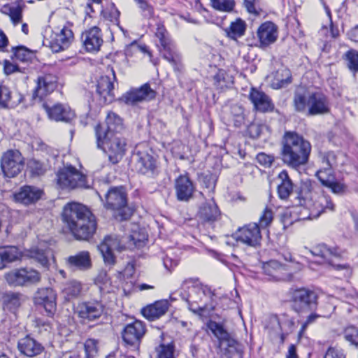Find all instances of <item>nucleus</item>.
<instances>
[{"label": "nucleus", "instance_id": "obj_2", "mask_svg": "<svg viewBox=\"0 0 358 358\" xmlns=\"http://www.w3.org/2000/svg\"><path fill=\"white\" fill-rule=\"evenodd\" d=\"M312 145L303 135L295 131H285L281 140L280 155L283 163L297 170L310 158Z\"/></svg>", "mask_w": 358, "mask_h": 358}, {"label": "nucleus", "instance_id": "obj_16", "mask_svg": "<svg viewBox=\"0 0 358 358\" xmlns=\"http://www.w3.org/2000/svg\"><path fill=\"white\" fill-rule=\"evenodd\" d=\"M311 254L320 259V264H328L336 269L340 270L345 268V265L334 264V259L341 257V250L337 247H329L324 243L317 244L310 250Z\"/></svg>", "mask_w": 358, "mask_h": 358}, {"label": "nucleus", "instance_id": "obj_25", "mask_svg": "<svg viewBox=\"0 0 358 358\" xmlns=\"http://www.w3.org/2000/svg\"><path fill=\"white\" fill-rule=\"evenodd\" d=\"M334 204L329 196L322 194L317 196L315 201L313 202L309 208V213L307 216L301 217L303 220L314 219L318 217L322 213L334 210Z\"/></svg>", "mask_w": 358, "mask_h": 358}, {"label": "nucleus", "instance_id": "obj_62", "mask_svg": "<svg viewBox=\"0 0 358 358\" xmlns=\"http://www.w3.org/2000/svg\"><path fill=\"white\" fill-rule=\"evenodd\" d=\"M31 257L36 260L43 266H47L48 259L44 252L39 250H35L31 252Z\"/></svg>", "mask_w": 358, "mask_h": 358}, {"label": "nucleus", "instance_id": "obj_60", "mask_svg": "<svg viewBox=\"0 0 358 358\" xmlns=\"http://www.w3.org/2000/svg\"><path fill=\"white\" fill-rule=\"evenodd\" d=\"M273 210L271 208H268V206H266L262 215L260 216L259 217V227L260 228H266V227H268L271 223V222L273 221Z\"/></svg>", "mask_w": 358, "mask_h": 358}, {"label": "nucleus", "instance_id": "obj_32", "mask_svg": "<svg viewBox=\"0 0 358 358\" xmlns=\"http://www.w3.org/2000/svg\"><path fill=\"white\" fill-rule=\"evenodd\" d=\"M43 194V190L39 187L25 185L15 194L14 197L16 201L24 205H29L37 202Z\"/></svg>", "mask_w": 358, "mask_h": 358}, {"label": "nucleus", "instance_id": "obj_64", "mask_svg": "<svg viewBox=\"0 0 358 358\" xmlns=\"http://www.w3.org/2000/svg\"><path fill=\"white\" fill-rule=\"evenodd\" d=\"M324 358H345V356L341 350L330 347L326 352Z\"/></svg>", "mask_w": 358, "mask_h": 358}, {"label": "nucleus", "instance_id": "obj_10", "mask_svg": "<svg viewBox=\"0 0 358 358\" xmlns=\"http://www.w3.org/2000/svg\"><path fill=\"white\" fill-rule=\"evenodd\" d=\"M123 129L124 124L122 119L117 114L113 112H109L106 119V124H99L94 128L96 146H101L103 138L120 136Z\"/></svg>", "mask_w": 358, "mask_h": 358}, {"label": "nucleus", "instance_id": "obj_6", "mask_svg": "<svg viewBox=\"0 0 358 358\" xmlns=\"http://www.w3.org/2000/svg\"><path fill=\"white\" fill-rule=\"evenodd\" d=\"M57 184L62 189L89 188L87 177L72 166H64L57 173Z\"/></svg>", "mask_w": 358, "mask_h": 358}, {"label": "nucleus", "instance_id": "obj_13", "mask_svg": "<svg viewBox=\"0 0 358 358\" xmlns=\"http://www.w3.org/2000/svg\"><path fill=\"white\" fill-rule=\"evenodd\" d=\"M24 166V158L17 150H8L1 159V168L7 178H14L18 175Z\"/></svg>", "mask_w": 358, "mask_h": 358}, {"label": "nucleus", "instance_id": "obj_52", "mask_svg": "<svg viewBox=\"0 0 358 358\" xmlns=\"http://www.w3.org/2000/svg\"><path fill=\"white\" fill-rule=\"evenodd\" d=\"M294 110L299 113H304L308 108V97L303 93L295 92L293 97Z\"/></svg>", "mask_w": 358, "mask_h": 358}, {"label": "nucleus", "instance_id": "obj_40", "mask_svg": "<svg viewBox=\"0 0 358 358\" xmlns=\"http://www.w3.org/2000/svg\"><path fill=\"white\" fill-rule=\"evenodd\" d=\"M136 168L142 174L154 176L157 169L155 159L148 153H138Z\"/></svg>", "mask_w": 358, "mask_h": 358}, {"label": "nucleus", "instance_id": "obj_56", "mask_svg": "<svg viewBox=\"0 0 358 358\" xmlns=\"http://www.w3.org/2000/svg\"><path fill=\"white\" fill-rule=\"evenodd\" d=\"M98 342L95 339L88 338L84 343L85 357L83 358H94L98 354Z\"/></svg>", "mask_w": 358, "mask_h": 358}, {"label": "nucleus", "instance_id": "obj_24", "mask_svg": "<svg viewBox=\"0 0 358 358\" xmlns=\"http://www.w3.org/2000/svg\"><path fill=\"white\" fill-rule=\"evenodd\" d=\"M308 115H317L328 113L330 110L327 97L321 92H313L308 97Z\"/></svg>", "mask_w": 358, "mask_h": 358}, {"label": "nucleus", "instance_id": "obj_1", "mask_svg": "<svg viewBox=\"0 0 358 358\" xmlns=\"http://www.w3.org/2000/svg\"><path fill=\"white\" fill-rule=\"evenodd\" d=\"M62 217L63 222L77 240H89L96 230L95 216L82 203H66L63 208Z\"/></svg>", "mask_w": 358, "mask_h": 358}, {"label": "nucleus", "instance_id": "obj_5", "mask_svg": "<svg viewBox=\"0 0 358 358\" xmlns=\"http://www.w3.org/2000/svg\"><path fill=\"white\" fill-rule=\"evenodd\" d=\"M215 294L210 287L196 285L192 287L188 296H182L183 300L188 303V308L195 314L202 315L204 309L208 308V304L210 308H214Z\"/></svg>", "mask_w": 358, "mask_h": 358}, {"label": "nucleus", "instance_id": "obj_28", "mask_svg": "<svg viewBox=\"0 0 358 358\" xmlns=\"http://www.w3.org/2000/svg\"><path fill=\"white\" fill-rule=\"evenodd\" d=\"M66 266L73 271H85L92 268L91 256L88 251L78 252L66 259Z\"/></svg>", "mask_w": 358, "mask_h": 358}, {"label": "nucleus", "instance_id": "obj_58", "mask_svg": "<svg viewBox=\"0 0 358 358\" xmlns=\"http://www.w3.org/2000/svg\"><path fill=\"white\" fill-rule=\"evenodd\" d=\"M11 102V92L8 87L0 83V107L7 108Z\"/></svg>", "mask_w": 358, "mask_h": 358}, {"label": "nucleus", "instance_id": "obj_43", "mask_svg": "<svg viewBox=\"0 0 358 358\" xmlns=\"http://www.w3.org/2000/svg\"><path fill=\"white\" fill-rule=\"evenodd\" d=\"M20 252L17 247L6 246L0 248V269L3 268L7 263L18 259Z\"/></svg>", "mask_w": 358, "mask_h": 358}, {"label": "nucleus", "instance_id": "obj_20", "mask_svg": "<svg viewBox=\"0 0 358 358\" xmlns=\"http://www.w3.org/2000/svg\"><path fill=\"white\" fill-rule=\"evenodd\" d=\"M320 189V187L315 181L310 180H303L299 189L296 191V199H298V204L301 206L300 213L308 210V206L312 204L313 199V194L316 192V190Z\"/></svg>", "mask_w": 358, "mask_h": 358}, {"label": "nucleus", "instance_id": "obj_50", "mask_svg": "<svg viewBox=\"0 0 358 358\" xmlns=\"http://www.w3.org/2000/svg\"><path fill=\"white\" fill-rule=\"evenodd\" d=\"M156 358H176L173 343H162L155 348Z\"/></svg>", "mask_w": 358, "mask_h": 358}, {"label": "nucleus", "instance_id": "obj_21", "mask_svg": "<svg viewBox=\"0 0 358 358\" xmlns=\"http://www.w3.org/2000/svg\"><path fill=\"white\" fill-rule=\"evenodd\" d=\"M80 39L83 47L89 52H98L103 43L101 30L96 26L83 31Z\"/></svg>", "mask_w": 358, "mask_h": 358}, {"label": "nucleus", "instance_id": "obj_8", "mask_svg": "<svg viewBox=\"0 0 358 358\" xmlns=\"http://www.w3.org/2000/svg\"><path fill=\"white\" fill-rule=\"evenodd\" d=\"M6 282L13 287H27L39 283L41 274L32 268L13 269L5 275Z\"/></svg>", "mask_w": 358, "mask_h": 358}, {"label": "nucleus", "instance_id": "obj_36", "mask_svg": "<svg viewBox=\"0 0 358 358\" xmlns=\"http://www.w3.org/2000/svg\"><path fill=\"white\" fill-rule=\"evenodd\" d=\"M320 158L322 163L321 168L316 172V176H327L334 174V169L337 166V155L333 151H327L320 153Z\"/></svg>", "mask_w": 358, "mask_h": 358}, {"label": "nucleus", "instance_id": "obj_51", "mask_svg": "<svg viewBox=\"0 0 358 358\" xmlns=\"http://www.w3.org/2000/svg\"><path fill=\"white\" fill-rule=\"evenodd\" d=\"M213 79L215 85L221 89L228 87L234 83L233 78L223 69H219L217 73L214 76Z\"/></svg>", "mask_w": 358, "mask_h": 358}, {"label": "nucleus", "instance_id": "obj_17", "mask_svg": "<svg viewBox=\"0 0 358 358\" xmlns=\"http://www.w3.org/2000/svg\"><path fill=\"white\" fill-rule=\"evenodd\" d=\"M208 328L220 341V347L229 354H234L238 351V343L224 329L223 326L216 322L210 321Z\"/></svg>", "mask_w": 358, "mask_h": 358}, {"label": "nucleus", "instance_id": "obj_31", "mask_svg": "<svg viewBox=\"0 0 358 358\" xmlns=\"http://www.w3.org/2000/svg\"><path fill=\"white\" fill-rule=\"evenodd\" d=\"M249 97L256 110L268 113L274 110L275 106L271 99L264 92L252 88Z\"/></svg>", "mask_w": 358, "mask_h": 358}, {"label": "nucleus", "instance_id": "obj_61", "mask_svg": "<svg viewBox=\"0 0 358 358\" xmlns=\"http://www.w3.org/2000/svg\"><path fill=\"white\" fill-rule=\"evenodd\" d=\"M256 159L259 164L264 167H270L274 162V157L264 152H260L257 154Z\"/></svg>", "mask_w": 358, "mask_h": 358}, {"label": "nucleus", "instance_id": "obj_54", "mask_svg": "<svg viewBox=\"0 0 358 358\" xmlns=\"http://www.w3.org/2000/svg\"><path fill=\"white\" fill-rule=\"evenodd\" d=\"M343 336L350 345L358 348V328L355 326L347 327L343 331Z\"/></svg>", "mask_w": 358, "mask_h": 358}, {"label": "nucleus", "instance_id": "obj_34", "mask_svg": "<svg viewBox=\"0 0 358 358\" xmlns=\"http://www.w3.org/2000/svg\"><path fill=\"white\" fill-rule=\"evenodd\" d=\"M257 36L261 48H266L273 43L278 38V29L274 23L267 21L260 25Z\"/></svg>", "mask_w": 358, "mask_h": 358}, {"label": "nucleus", "instance_id": "obj_38", "mask_svg": "<svg viewBox=\"0 0 358 358\" xmlns=\"http://www.w3.org/2000/svg\"><path fill=\"white\" fill-rule=\"evenodd\" d=\"M169 307V303L167 300H160L143 308L142 313L148 320L153 321L164 315Z\"/></svg>", "mask_w": 358, "mask_h": 358}, {"label": "nucleus", "instance_id": "obj_19", "mask_svg": "<svg viewBox=\"0 0 358 358\" xmlns=\"http://www.w3.org/2000/svg\"><path fill=\"white\" fill-rule=\"evenodd\" d=\"M99 250L101 253L105 264L114 265L115 263V257L113 254L114 250L121 251L125 248L122 243V240L116 235H109L104 238L103 241L98 246Z\"/></svg>", "mask_w": 358, "mask_h": 358}, {"label": "nucleus", "instance_id": "obj_57", "mask_svg": "<svg viewBox=\"0 0 358 358\" xmlns=\"http://www.w3.org/2000/svg\"><path fill=\"white\" fill-rule=\"evenodd\" d=\"M134 1L138 5L144 17L150 19L154 16V8L146 0H134Z\"/></svg>", "mask_w": 358, "mask_h": 358}, {"label": "nucleus", "instance_id": "obj_18", "mask_svg": "<svg viewBox=\"0 0 358 358\" xmlns=\"http://www.w3.org/2000/svg\"><path fill=\"white\" fill-rule=\"evenodd\" d=\"M234 238L248 246L256 247L260 245L262 234L260 227L257 223H250L239 228L234 234Z\"/></svg>", "mask_w": 358, "mask_h": 358}, {"label": "nucleus", "instance_id": "obj_26", "mask_svg": "<svg viewBox=\"0 0 358 358\" xmlns=\"http://www.w3.org/2000/svg\"><path fill=\"white\" fill-rule=\"evenodd\" d=\"M105 198V206L108 209L121 210L127 204V194L122 187L110 188Z\"/></svg>", "mask_w": 358, "mask_h": 358}, {"label": "nucleus", "instance_id": "obj_49", "mask_svg": "<svg viewBox=\"0 0 358 358\" xmlns=\"http://www.w3.org/2000/svg\"><path fill=\"white\" fill-rule=\"evenodd\" d=\"M12 59L22 62L30 61L34 57L33 52L23 45L12 47Z\"/></svg>", "mask_w": 358, "mask_h": 358}, {"label": "nucleus", "instance_id": "obj_59", "mask_svg": "<svg viewBox=\"0 0 358 358\" xmlns=\"http://www.w3.org/2000/svg\"><path fill=\"white\" fill-rule=\"evenodd\" d=\"M28 166L31 173L35 176L43 175L46 171L45 164L34 159L29 162Z\"/></svg>", "mask_w": 358, "mask_h": 358}, {"label": "nucleus", "instance_id": "obj_39", "mask_svg": "<svg viewBox=\"0 0 358 358\" xmlns=\"http://www.w3.org/2000/svg\"><path fill=\"white\" fill-rule=\"evenodd\" d=\"M123 278V274L122 273H118L117 275V279L118 281L115 280L113 282L110 278H109L108 282L106 283V285H103V287L101 289L100 292L103 294L112 293L117 292L121 288L125 294H127V292H129L131 289L133 287V282L131 281L126 282Z\"/></svg>", "mask_w": 358, "mask_h": 358}, {"label": "nucleus", "instance_id": "obj_47", "mask_svg": "<svg viewBox=\"0 0 358 358\" xmlns=\"http://www.w3.org/2000/svg\"><path fill=\"white\" fill-rule=\"evenodd\" d=\"M292 82V74L289 69H278L274 76L272 85L275 89L284 87Z\"/></svg>", "mask_w": 358, "mask_h": 358}, {"label": "nucleus", "instance_id": "obj_15", "mask_svg": "<svg viewBox=\"0 0 358 358\" xmlns=\"http://www.w3.org/2000/svg\"><path fill=\"white\" fill-rule=\"evenodd\" d=\"M156 95V91L150 87V84L145 83L140 87L132 88L124 93L120 100L127 105L136 106L139 103L155 99Z\"/></svg>", "mask_w": 358, "mask_h": 358}, {"label": "nucleus", "instance_id": "obj_22", "mask_svg": "<svg viewBox=\"0 0 358 358\" xmlns=\"http://www.w3.org/2000/svg\"><path fill=\"white\" fill-rule=\"evenodd\" d=\"M145 333V326L143 322L136 320L128 324L122 332L124 342L130 346H138Z\"/></svg>", "mask_w": 358, "mask_h": 358}, {"label": "nucleus", "instance_id": "obj_30", "mask_svg": "<svg viewBox=\"0 0 358 358\" xmlns=\"http://www.w3.org/2000/svg\"><path fill=\"white\" fill-rule=\"evenodd\" d=\"M57 78L52 74L40 76L37 78L34 95L42 99L52 93L57 87Z\"/></svg>", "mask_w": 358, "mask_h": 358}, {"label": "nucleus", "instance_id": "obj_48", "mask_svg": "<svg viewBox=\"0 0 358 358\" xmlns=\"http://www.w3.org/2000/svg\"><path fill=\"white\" fill-rule=\"evenodd\" d=\"M343 59L349 71L355 77L358 73V51L352 48L348 50L343 55Z\"/></svg>", "mask_w": 358, "mask_h": 358}, {"label": "nucleus", "instance_id": "obj_29", "mask_svg": "<svg viewBox=\"0 0 358 358\" xmlns=\"http://www.w3.org/2000/svg\"><path fill=\"white\" fill-rule=\"evenodd\" d=\"M195 187L187 175H180L175 180V190L177 199L187 201L193 196Z\"/></svg>", "mask_w": 358, "mask_h": 358}, {"label": "nucleus", "instance_id": "obj_23", "mask_svg": "<svg viewBox=\"0 0 358 358\" xmlns=\"http://www.w3.org/2000/svg\"><path fill=\"white\" fill-rule=\"evenodd\" d=\"M43 108L48 117L57 122H70L75 117L74 112L66 104L57 103L50 106L48 103H43Z\"/></svg>", "mask_w": 358, "mask_h": 358}, {"label": "nucleus", "instance_id": "obj_42", "mask_svg": "<svg viewBox=\"0 0 358 358\" xmlns=\"http://www.w3.org/2000/svg\"><path fill=\"white\" fill-rule=\"evenodd\" d=\"M280 182L278 185V194L280 199L286 200L293 192L294 184L286 170H282L278 176Z\"/></svg>", "mask_w": 358, "mask_h": 358}, {"label": "nucleus", "instance_id": "obj_46", "mask_svg": "<svg viewBox=\"0 0 358 358\" xmlns=\"http://www.w3.org/2000/svg\"><path fill=\"white\" fill-rule=\"evenodd\" d=\"M24 6L22 1H17L10 5L4 6L6 12L9 15L14 25H17L22 22Z\"/></svg>", "mask_w": 358, "mask_h": 358}, {"label": "nucleus", "instance_id": "obj_45", "mask_svg": "<svg viewBox=\"0 0 358 358\" xmlns=\"http://www.w3.org/2000/svg\"><path fill=\"white\" fill-rule=\"evenodd\" d=\"M83 290V284L76 280L67 282L64 288L62 293L66 300H71L78 298Z\"/></svg>", "mask_w": 358, "mask_h": 358}, {"label": "nucleus", "instance_id": "obj_33", "mask_svg": "<svg viewBox=\"0 0 358 358\" xmlns=\"http://www.w3.org/2000/svg\"><path fill=\"white\" fill-rule=\"evenodd\" d=\"M262 268L264 274L268 275L270 280L285 281L292 278V275L287 272L286 267L278 261H269L264 264Z\"/></svg>", "mask_w": 358, "mask_h": 358}, {"label": "nucleus", "instance_id": "obj_9", "mask_svg": "<svg viewBox=\"0 0 358 358\" xmlns=\"http://www.w3.org/2000/svg\"><path fill=\"white\" fill-rule=\"evenodd\" d=\"M271 324L277 327L268 329L269 336L273 341L279 344L284 343L286 337L294 331L295 327L294 318L287 313L272 317Z\"/></svg>", "mask_w": 358, "mask_h": 358}, {"label": "nucleus", "instance_id": "obj_12", "mask_svg": "<svg viewBox=\"0 0 358 358\" xmlns=\"http://www.w3.org/2000/svg\"><path fill=\"white\" fill-rule=\"evenodd\" d=\"M117 81L115 71L108 66L106 74L101 76L97 80L96 92L99 96L101 103L108 104L115 99L114 82Z\"/></svg>", "mask_w": 358, "mask_h": 358}, {"label": "nucleus", "instance_id": "obj_41", "mask_svg": "<svg viewBox=\"0 0 358 358\" xmlns=\"http://www.w3.org/2000/svg\"><path fill=\"white\" fill-rule=\"evenodd\" d=\"M2 300L3 309L15 313L24 301L25 296L19 292H8L3 295Z\"/></svg>", "mask_w": 358, "mask_h": 358}, {"label": "nucleus", "instance_id": "obj_14", "mask_svg": "<svg viewBox=\"0 0 358 358\" xmlns=\"http://www.w3.org/2000/svg\"><path fill=\"white\" fill-rule=\"evenodd\" d=\"M126 140L120 136H107L103 138L102 145L97 147L103 150L108 155L109 161L117 164L123 157L126 152Z\"/></svg>", "mask_w": 358, "mask_h": 358}, {"label": "nucleus", "instance_id": "obj_63", "mask_svg": "<svg viewBox=\"0 0 358 358\" xmlns=\"http://www.w3.org/2000/svg\"><path fill=\"white\" fill-rule=\"evenodd\" d=\"M109 277L108 275V273L106 271L101 270L100 271L97 275L95 277L94 280V284L99 287V291L103 287V285H106V282L109 280Z\"/></svg>", "mask_w": 358, "mask_h": 358}, {"label": "nucleus", "instance_id": "obj_44", "mask_svg": "<svg viewBox=\"0 0 358 358\" xmlns=\"http://www.w3.org/2000/svg\"><path fill=\"white\" fill-rule=\"evenodd\" d=\"M318 179L323 185L329 187L334 194L342 195L347 192V186L344 183L336 180L334 174L320 176Z\"/></svg>", "mask_w": 358, "mask_h": 358}, {"label": "nucleus", "instance_id": "obj_3", "mask_svg": "<svg viewBox=\"0 0 358 358\" xmlns=\"http://www.w3.org/2000/svg\"><path fill=\"white\" fill-rule=\"evenodd\" d=\"M155 36L157 38V46L162 57L169 62L176 71H180L182 68V56L162 24H157Z\"/></svg>", "mask_w": 358, "mask_h": 358}, {"label": "nucleus", "instance_id": "obj_53", "mask_svg": "<svg viewBox=\"0 0 358 358\" xmlns=\"http://www.w3.org/2000/svg\"><path fill=\"white\" fill-rule=\"evenodd\" d=\"M245 31V24L241 19L231 22L229 29L227 31L228 36L231 38H236L243 36Z\"/></svg>", "mask_w": 358, "mask_h": 358}, {"label": "nucleus", "instance_id": "obj_55", "mask_svg": "<svg viewBox=\"0 0 358 358\" xmlns=\"http://www.w3.org/2000/svg\"><path fill=\"white\" fill-rule=\"evenodd\" d=\"M212 6L220 11L230 12L235 6L234 0H210Z\"/></svg>", "mask_w": 358, "mask_h": 358}, {"label": "nucleus", "instance_id": "obj_11", "mask_svg": "<svg viewBox=\"0 0 358 358\" xmlns=\"http://www.w3.org/2000/svg\"><path fill=\"white\" fill-rule=\"evenodd\" d=\"M105 312V306L101 301L91 299L80 302L76 308V314L83 323L99 320Z\"/></svg>", "mask_w": 358, "mask_h": 358}, {"label": "nucleus", "instance_id": "obj_27", "mask_svg": "<svg viewBox=\"0 0 358 358\" xmlns=\"http://www.w3.org/2000/svg\"><path fill=\"white\" fill-rule=\"evenodd\" d=\"M56 299L55 292L48 287L38 289L34 297L35 303L43 306L49 315L54 314L56 310Z\"/></svg>", "mask_w": 358, "mask_h": 358}, {"label": "nucleus", "instance_id": "obj_37", "mask_svg": "<svg viewBox=\"0 0 358 358\" xmlns=\"http://www.w3.org/2000/svg\"><path fill=\"white\" fill-rule=\"evenodd\" d=\"M220 216V211L213 199L203 203L198 212L199 218L204 222H213Z\"/></svg>", "mask_w": 358, "mask_h": 358}, {"label": "nucleus", "instance_id": "obj_4", "mask_svg": "<svg viewBox=\"0 0 358 358\" xmlns=\"http://www.w3.org/2000/svg\"><path fill=\"white\" fill-rule=\"evenodd\" d=\"M292 310L299 315L315 311L318 306L317 293L307 287L291 288L288 292Z\"/></svg>", "mask_w": 358, "mask_h": 358}, {"label": "nucleus", "instance_id": "obj_7", "mask_svg": "<svg viewBox=\"0 0 358 358\" xmlns=\"http://www.w3.org/2000/svg\"><path fill=\"white\" fill-rule=\"evenodd\" d=\"M74 40V35L71 25L66 23L62 26L57 27L51 31L48 37L45 38L53 52H59L68 49Z\"/></svg>", "mask_w": 358, "mask_h": 358}, {"label": "nucleus", "instance_id": "obj_35", "mask_svg": "<svg viewBox=\"0 0 358 358\" xmlns=\"http://www.w3.org/2000/svg\"><path fill=\"white\" fill-rule=\"evenodd\" d=\"M17 348L22 354L29 357H36L44 350L41 343L29 336L19 340Z\"/></svg>", "mask_w": 358, "mask_h": 358}]
</instances>
